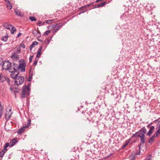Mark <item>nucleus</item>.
Returning a JSON list of instances; mask_svg holds the SVG:
<instances>
[{"label":"nucleus","instance_id":"nucleus-1","mask_svg":"<svg viewBox=\"0 0 160 160\" xmlns=\"http://www.w3.org/2000/svg\"><path fill=\"white\" fill-rule=\"evenodd\" d=\"M30 86L31 83L29 82L28 83V86L25 85L23 87L21 95V97L22 98H25L26 96H29L31 90Z\"/></svg>","mask_w":160,"mask_h":160},{"label":"nucleus","instance_id":"nucleus-2","mask_svg":"<svg viewBox=\"0 0 160 160\" xmlns=\"http://www.w3.org/2000/svg\"><path fill=\"white\" fill-rule=\"evenodd\" d=\"M19 62L21 63L18 66V71H20L21 72H24L25 71V67L26 66L25 61L22 59L19 60Z\"/></svg>","mask_w":160,"mask_h":160},{"label":"nucleus","instance_id":"nucleus-3","mask_svg":"<svg viewBox=\"0 0 160 160\" xmlns=\"http://www.w3.org/2000/svg\"><path fill=\"white\" fill-rule=\"evenodd\" d=\"M24 80V77L23 76L21 75L18 76V78H16L14 82L15 84L18 85H20L23 83Z\"/></svg>","mask_w":160,"mask_h":160},{"label":"nucleus","instance_id":"nucleus-4","mask_svg":"<svg viewBox=\"0 0 160 160\" xmlns=\"http://www.w3.org/2000/svg\"><path fill=\"white\" fill-rule=\"evenodd\" d=\"M11 65V63L8 60L5 61L3 63L2 69L3 70L11 71V68L9 69Z\"/></svg>","mask_w":160,"mask_h":160},{"label":"nucleus","instance_id":"nucleus-5","mask_svg":"<svg viewBox=\"0 0 160 160\" xmlns=\"http://www.w3.org/2000/svg\"><path fill=\"white\" fill-rule=\"evenodd\" d=\"M9 146V143L7 142L5 144L3 149L0 152V157L2 158L5 153L7 151L8 149L7 148Z\"/></svg>","mask_w":160,"mask_h":160},{"label":"nucleus","instance_id":"nucleus-6","mask_svg":"<svg viewBox=\"0 0 160 160\" xmlns=\"http://www.w3.org/2000/svg\"><path fill=\"white\" fill-rule=\"evenodd\" d=\"M18 64L15 63H13L12 65H11L9 69L11 68V71L8 70L10 72H15L16 71L18 70Z\"/></svg>","mask_w":160,"mask_h":160},{"label":"nucleus","instance_id":"nucleus-7","mask_svg":"<svg viewBox=\"0 0 160 160\" xmlns=\"http://www.w3.org/2000/svg\"><path fill=\"white\" fill-rule=\"evenodd\" d=\"M12 109H9V111H7V109L6 110V112L5 114V118L7 121H8L9 120L11 117V115L12 113L11 112Z\"/></svg>","mask_w":160,"mask_h":160},{"label":"nucleus","instance_id":"nucleus-8","mask_svg":"<svg viewBox=\"0 0 160 160\" xmlns=\"http://www.w3.org/2000/svg\"><path fill=\"white\" fill-rule=\"evenodd\" d=\"M98 127L99 130L101 132L106 130L107 128V127L103 123L98 124Z\"/></svg>","mask_w":160,"mask_h":160},{"label":"nucleus","instance_id":"nucleus-9","mask_svg":"<svg viewBox=\"0 0 160 160\" xmlns=\"http://www.w3.org/2000/svg\"><path fill=\"white\" fill-rule=\"evenodd\" d=\"M10 75L11 77L15 80L17 78H18V76L19 74V72L18 71H16L15 72H11Z\"/></svg>","mask_w":160,"mask_h":160},{"label":"nucleus","instance_id":"nucleus-10","mask_svg":"<svg viewBox=\"0 0 160 160\" xmlns=\"http://www.w3.org/2000/svg\"><path fill=\"white\" fill-rule=\"evenodd\" d=\"M18 142V140L16 138H14L9 143V146L10 147H12L14 146L16 143Z\"/></svg>","mask_w":160,"mask_h":160},{"label":"nucleus","instance_id":"nucleus-11","mask_svg":"<svg viewBox=\"0 0 160 160\" xmlns=\"http://www.w3.org/2000/svg\"><path fill=\"white\" fill-rule=\"evenodd\" d=\"M111 0H110L107 1H105L104 2H102L100 3L97 4V7L98 8L100 7H102L104 6L106 4L110 2H111Z\"/></svg>","mask_w":160,"mask_h":160},{"label":"nucleus","instance_id":"nucleus-12","mask_svg":"<svg viewBox=\"0 0 160 160\" xmlns=\"http://www.w3.org/2000/svg\"><path fill=\"white\" fill-rule=\"evenodd\" d=\"M32 33L34 37L37 38L40 37L41 36V33L40 31H38L37 30L35 29L33 31Z\"/></svg>","mask_w":160,"mask_h":160},{"label":"nucleus","instance_id":"nucleus-13","mask_svg":"<svg viewBox=\"0 0 160 160\" xmlns=\"http://www.w3.org/2000/svg\"><path fill=\"white\" fill-rule=\"evenodd\" d=\"M139 132L141 134V135L145 136V134L146 133L147 130L145 127H143L139 130Z\"/></svg>","mask_w":160,"mask_h":160},{"label":"nucleus","instance_id":"nucleus-14","mask_svg":"<svg viewBox=\"0 0 160 160\" xmlns=\"http://www.w3.org/2000/svg\"><path fill=\"white\" fill-rule=\"evenodd\" d=\"M155 129L154 127L153 126H152L150 127L149 130L148 131L147 133V135L149 136H150L151 134L153 132V131Z\"/></svg>","mask_w":160,"mask_h":160},{"label":"nucleus","instance_id":"nucleus-15","mask_svg":"<svg viewBox=\"0 0 160 160\" xmlns=\"http://www.w3.org/2000/svg\"><path fill=\"white\" fill-rule=\"evenodd\" d=\"M57 19L55 18L51 20H45L44 21V22L47 24H51L53 22H57L56 21Z\"/></svg>","mask_w":160,"mask_h":160},{"label":"nucleus","instance_id":"nucleus-16","mask_svg":"<svg viewBox=\"0 0 160 160\" xmlns=\"http://www.w3.org/2000/svg\"><path fill=\"white\" fill-rule=\"evenodd\" d=\"M5 2L6 3L7 8L9 10H11L12 8V4L11 3L9 0H5Z\"/></svg>","mask_w":160,"mask_h":160},{"label":"nucleus","instance_id":"nucleus-17","mask_svg":"<svg viewBox=\"0 0 160 160\" xmlns=\"http://www.w3.org/2000/svg\"><path fill=\"white\" fill-rule=\"evenodd\" d=\"M7 77L4 75L2 73H0V82H3L5 81Z\"/></svg>","mask_w":160,"mask_h":160},{"label":"nucleus","instance_id":"nucleus-18","mask_svg":"<svg viewBox=\"0 0 160 160\" xmlns=\"http://www.w3.org/2000/svg\"><path fill=\"white\" fill-rule=\"evenodd\" d=\"M155 137H156V136L155 135V134H154L151 137H150L149 138L148 142L150 145H152V142L154 141V138Z\"/></svg>","mask_w":160,"mask_h":160},{"label":"nucleus","instance_id":"nucleus-19","mask_svg":"<svg viewBox=\"0 0 160 160\" xmlns=\"http://www.w3.org/2000/svg\"><path fill=\"white\" fill-rule=\"evenodd\" d=\"M145 136H139V137L140 138L141 143L143 144L145 143L146 138H145Z\"/></svg>","mask_w":160,"mask_h":160},{"label":"nucleus","instance_id":"nucleus-20","mask_svg":"<svg viewBox=\"0 0 160 160\" xmlns=\"http://www.w3.org/2000/svg\"><path fill=\"white\" fill-rule=\"evenodd\" d=\"M42 46L40 47L39 48L38 50V53L36 55V58H38L40 57V56L41 55V52L42 50Z\"/></svg>","mask_w":160,"mask_h":160},{"label":"nucleus","instance_id":"nucleus-21","mask_svg":"<svg viewBox=\"0 0 160 160\" xmlns=\"http://www.w3.org/2000/svg\"><path fill=\"white\" fill-rule=\"evenodd\" d=\"M31 121L30 118H29V119L28 120V122H27V124L23 126L22 127L23 129H24L26 128H27L28 127L29 125L31 123Z\"/></svg>","mask_w":160,"mask_h":160},{"label":"nucleus","instance_id":"nucleus-22","mask_svg":"<svg viewBox=\"0 0 160 160\" xmlns=\"http://www.w3.org/2000/svg\"><path fill=\"white\" fill-rule=\"evenodd\" d=\"M11 24H8L7 22L3 24L4 27L7 29L10 30L11 28Z\"/></svg>","mask_w":160,"mask_h":160},{"label":"nucleus","instance_id":"nucleus-23","mask_svg":"<svg viewBox=\"0 0 160 160\" xmlns=\"http://www.w3.org/2000/svg\"><path fill=\"white\" fill-rule=\"evenodd\" d=\"M86 7H84V6L83 7H80L79 8V9L80 10V13L79 14H80L81 13H83L85 12L86 11H87V9L86 8H85Z\"/></svg>","mask_w":160,"mask_h":160},{"label":"nucleus","instance_id":"nucleus-24","mask_svg":"<svg viewBox=\"0 0 160 160\" xmlns=\"http://www.w3.org/2000/svg\"><path fill=\"white\" fill-rule=\"evenodd\" d=\"M158 127V129L154 134H155V135L156 138L158 137V135L160 134V124H159V126Z\"/></svg>","mask_w":160,"mask_h":160},{"label":"nucleus","instance_id":"nucleus-25","mask_svg":"<svg viewBox=\"0 0 160 160\" xmlns=\"http://www.w3.org/2000/svg\"><path fill=\"white\" fill-rule=\"evenodd\" d=\"M38 43V42L36 41L33 42L30 47L29 48L30 50L31 51L32 50V48L35 45H37Z\"/></svg>","mask_w":160,"mask_h":160},{"label":"nucleus","instance_id":"nucleus-26","mask_svg":"<svg viewBox=\"0 0 160 160\" xmlns=\"http://www.w3.org/2000/svg\"><path fill=\"white\" fill-rule=\"evenodd\" d=\"M12 34H13L14 32L16 31V29L12 25H11V28L10 30Z\"/></svg>","mask_w":160,"mask_h":160},{"label":"nucleus","instance_id":"nucleus-27","mask_svg":"<svg viewBox=\"0 0 160 160\" xmlns=\"http://www.w3.org/2000/svg\"><path fill=\"white\" fill-rule=\"evenodd\" d=\"M5 81L8 83V84L11 86L12 85V83L13 82V81H11L9 78L7 77L5 79Z\"/></svg>","mask_w":160,"mask_h":160},{"label":"nucleus","instance_id":"nucleus-28","mask_svg":"<svg viewBox=\"0 0 160 160\" xmlns=\"http://www.w3.org/2000/svg\"><path fill=\"white\" fill-rule=\"evenodd\" d=\"M14 12L16 15L18 16H22L21 14V12L19 11L17 9H15L14 10Z\"/></svg>","mask_w":160,"mask_h":160},{"label":"nucleus","instance_id":"nucleus-29","mask_svg":"<svg viewBox=\"0 0 160 160\" xmlns=\"http://www.w3.org/2000/svg\"><path fill=\"white\" fill-rule=\"evenodd\" d=\"M53 35H52V36L50 37V38H49L46 40L44 41L45 43L46 44H48L50 42V40H51V39L53 37Z\"/></svg>","mask_w":160,"mask_h":160},{"label":"nucleus","instance_id":"nucleus-30","mask_svg":"<svg viewBox=\"0 0 160 160\" xmlns=\"http://www.w3.org/2000/svg\"><path fill=\"white\" fill-rule=\"evenodd\" d=\"M131 141V139L130 138H129L128 141H127V142L122 146V149H123L124 148L128 145V144L130 143V142Z\"/></svg>","mask_w":160,"mask_h":160},{"label":"nucleus","instance_id":"nucleus-31","mask_svg":"<svg viewBox=\"0 0 160 160\" xmlns=\"http://www.w3.org/2000/svg\"><path fill=\"white\" fill-rule=\"evenodd\" d=\"M25 130V129L23 128L22 127L20 128L17 131V133L18 134H21V133L24 132Z\"/></svg>","mask_w":160,"mask_h":160},{"label":"nucleus","instance_id":"nucleus-32","mask_svg":"<svg viewBox=\"0 0 160 160\" xmlns=\"http://www.w3.org/2000/svg\"><path fill=\"white\" fill-rule=\"evenodd\" d=\"M45 24L44 22H42L39 21L36 24L37 26H41L44 25Z\"/></svg>","mask_w":160,"mask_h":160},{"label":"nucleus","instance_id":"nucleus-33","mask_svg":"<svg viewBox=\"0 0 160 160\" xmlns=\"http://www.w3.org/2000/svg\"><path fill=\"white\" fill-rule=\"evenodd\" d=\"M19 58V56L15 53H12L11 56V58Z\"/></svg>","mask_w":160,"mask_h":160},{"label":"nucleus","instance_id":"nucleus-34","mask_svg":"<svg viewBox=\"0 0 160 160\" xmlns=\"http://www.w3.org/2000/svg\"><path fill=\"white\" fill-rule=\"evenodd\" d=\"M29 19L32 22L35 21H37L36 18L34 16H30L29 17Z\"/></svg>","mask_w":160,"mask_h":160},{"label":"nucleus","instance_id":"nucleus-35","mask_svg":"<svg viewBox=\"0 0 160 160\" xmlns=\"http://www.w3.org/2000/svg\"><path fill=\"white\" fill-rule=\"evenodd\" d=\"M8 35L6 36H3L1 38V40L4 42L8 40Z\"/></svg>","mask_w":160,"mask_h":160},{"label":"nucleus","instance_id":"nucleus-36","mask_svg":"<svg viewBox=\"0 0 160 160\" xmlns=\"http://www.w3.org/2000/svg\"><path fill=\"white\" fill-rule=\"evenodd\" d=\"M57 24L58 25L56 26V28H58L59 30V28H61L62 26L64 25V24L63 23H57Z\"/></svg>","mask_w":160,"mask_h":160},{"label":"nucleus","instance_id":"nucleus-37","mask_svg":"<svg viewBox=\"0 0 160 160\" xmlns=\"http://www.w3.org/2000/svg\"><path fill=\"white\" fill-rule=\"evenodd\" d=\"M84 116H85V117H86V118H87V119H88V120L89 119L88 118V116H89V115H88V114L87 112L85 113L84 115H82V118H84Z\"/></svg>","mask_w":160,"mask_h":160},{"label":"nucleus","instance_id":"nucleus-38","mask_svg":"<svg viewBox=\"0 0 160 160\" xmlns=\"http://www.w3.org/2000/svg\"><path fill=\"white\" fill-rule=\"evenodd\" d=\"M50 30H48L46 31V32H44L43 34V35L45 36H46L47 35H48L50 33Z\"/></svg>","mask_w":160,"mask_h":160},{"label":"nucleus","instance_id":"nucleus-39","mask_svg":"<svg viewBox=\"0 0 160 160\" xmlns=\"http://www.w3.org/2000/svg\"><path fill=\"white\" fill-rule=\"evenodd\" d=\"M140 150H139V151L138 152H136V153L132 152V154L134 155V156H135L136 155H139L140 154Z\"/></svg>","mask_w":160,"mask_h":160},{"label":"nucleus","instance_id":"nucleus-40","mask_svg":"<svg viewBox=\"0 0 160 160\" xmlns=\"http://www.w3.org/2000/svg\"><path fill=\"white\" fill-rule=\"evenodd\" d=\"M154 122H158V124L157 125V127H158L159 126V124H160V118H158V119H157L156 120H155L154 121Z\"/></svg>","mask_w":160,"mask_h":160},{"label":"nucleus","instance_id":"nucleus-41","mask_svg":"<svg viewBox=\"0 0 160 160\" xmlns=\"http://www.w3.org/2000/svg\"><path fill=\"white\" fill-rule=\"evenodd\" d=\"M32 72L31 74V75H29L28 78V81H31L32 78Z\"/></svg>","mask_w":160,"mask_h":160},{"label":"nucleus","instance_id":"nucleus-42","mask_svg":"<svg viewBox=\"0 0 160 160\" xmlns=\"http://www.w3.org/2000/svg\"><path fill=\"white\" fill-rule=\"evenodd\" d=\"M58 28H57L56 27L54 29H53L52 31V32L53 33H55L57 32V31L58 30Z\"/></svg>","mask_w":160,"mask_h":160},{"label":"nucleus","instance_id":"nucleus-43","mask_svg":"<svg viewBox=\"0 0 160 160\" xmlns=\"http://www.w3.org/2000/svg\"><path fill=\"white\" fill-rule=\"evenodd\" d=\"M58 25L57 24L55 23L54 24L51 25L52 29L56 27Z\"/></svg>","mask_w":160,"mask_h":160},{"label":"nucleus","instance_id":"nucleus-44","mask_svg":"<svg viewBox=\"0 0 160 160\" xmlns=\"http://www.w3.org/2000/svg\"><path fill=\"white\" fill-rule=\"evenodd\" d=\"M2 102H0V110H3L4 107L1 105Z\"/></svg>","mask_w":160,"mask_h":160},{"label":"nucleus","instance_id":"nucleus-45","mask_svg":"<svg viewBox=\"0 0 160 160\" xmlns=\"http://www.w3.org/2000/svg\"><path fill=\"white\" fill-rule=\"evenodd\" d=\"M20 47H22L24 49L25 48V46L24 45V44L22 43L20 44Z\"/></svg>","mask_w":160,"mask_h":160},{"label":"nucleus","instance_id":"nucleus-46","mask_svg":"<svg viewBox=\"0 0 160 160\" xmlns=\"http://www.w3.org/2000/svg\"><path fill=\"white\" fill-rule=\"evenodd\" d=\"M140 133L139 132V131L137 132H136L135 134H136L137 135V137H139V136H141L140 134Z\"/></svg>","mask_w":160,"mask_h":160},{"label":"nucleus","instance_id":"nucleus-47","mask_svg":"<svg viewBox=\"0 0 160 160\" xmlns=\"http://www.w3.org/2000/svg\"><path fill=\"white\" fill-rule=\"evenodd\" d=\"M3 110H0V118H1L3 115Z\"/></svg>","mask_w":160,"mask_h":160},{"label":"nucleus","instance_id":"nucleus-48","mask_svg":"<svg viewBox=\"0 0 160 160\" xmlns=\"http://www.w3.org/2000/svg\"><path fill=\"white\" fill-rule=\"evenodd\" d=\"M33 56H32L30 57H29V62H31L32 61V59L33 58Z\"/></svg>","mask_w":160,"mask_h":160},{"label":"nucleus","instance_id":"nucleus-49","mask_svg":"<svg viewBox=\"0 0 160 160\" xmlns=\"http://www.w3.org/2000/svg\"><path fill=\"white\" fill-rule=\"evenodd\" d=\"M38 62V60H35L33 62V65L34 66H36Z\"/></svg>","mask_w":160,"mask_h":160},{"label":"nucleus","instance_id":"nucleus-50","mask_svg":"<svg viewBox=\"0 0 160 160\" xmlns=\"http://www.w3.org/2000/svg\"><path fill=\"white\" fill-rule=\"evenodd\" d=\"M97 5H94L93 6V7L92 8V9H93V8H98L97 7Z\"/></svg>","mask_w":160,"mask_h":160},{"label":"nucleus","instance_id":"nucleus-51","mask_svg":"<svg viewBox=\"0 0 160 160\" xmlns=\"http://www.w3.org/2000/svg\"><path fill=\"white\" fill-rule=\"evenodd\" d=\"M2 59L0 58V65H1L2 62Z\"/></svg>","mask_w":160,"mask_h":160},{"label":"nucleus","instance_id":"nucleus-52","mask_svg":"<svg viewBox=\"0 0 160 160\" xmlns=\"http://www.w3.org/2000/svg\"><path fill=\"white\" fill-rule=\"evenodd\" d=\"M136 134H133V135H132V138H133L134 137H137V136H136L137 135Z\"/></svg>","mask_w":160,"mask_h":160},{"label":"nucleus","instance_id":"nucleus-53","mask_svg":"<svg viewBox=\"0 0 160 160\" xmlns=\"http://www.w3.org/2000/svg\"><path fill=\"white\" fill-rule=\"evenodd\" d=\"M22 34V33L20 32H19L17 37V38L19 37Z\"/></svg>","mask_w":160,"mask_h":160},{"label":"nucleus","instance_id":"nucleus-54","mask_svg":"<svg viewBox=\"0 0 160 160\" xmlns=\"http://www.w3.org/2000/svg\"><path fill=\"white\" fill-rule=\"evenodd\" d=\"M92 4H91V3H90L89 4H87L84 6V7H88L89 6H90V5H91Z\"/></svg>","mask_w":160,"mask_h":160},{"label":"nucleus","instance_id":"nucleus-55","mask_svg":"<svg viewBox=\"0 0 160 160\" xmlns=\"http://www.w3.org/2000/svg\"><path fill=\"white\" fill-rule=\"evenodd\" d=\"M152 122H151V123H150V124H148V125L147 126V127L148 128H150V127H151L150 126V125L151 124H152Z\"/></svg>","mask_w":160,"mask_h":160},{"label":"nucleus","instance_id":"nucleus-56","mask_svg":"<svg viewBox=\"0 0 160 160\" xmlns=\"http://www.w3.org/2000/svg\"><path fill=\"white\" fill-rule=\"evenodd\" d=\"M141 143H140V144H139V145H138V148H139V150H140V148H141Z\"/></svg>","mask_w":160,"mask_h":160},{"label":"nucleus","instance_id":"nucleus-57","mask_svg":"<svg viewBox=\"0 0 160 160\" xmlns=\"http://www.w3.org/2000/svg\"><path fill=\"white\" fill-rule=\"evenodd\" d=\"M47 28L48 29H52L51 28V25H50L48 27H47Z\"/></svg>","mask_w":160,"mask_h":160},{"label":"nucleus","instance_id":"nucleus-58","mask_svg":"<svg viewBox=\"0 0 160 160\" xmlns=\"http://www.w3.org/2000/svg\"><path fill=\"white\" fill-rule=\"evenodd\" d=\"M135 156L134 155V156L130 160H134L135 159Z\"/></svg>","mask_w":160,"mask_h":160},{"label":"nucleus","instance_id":"nucleus-59","mask_svg":"<svg viewBox=\"0 0 160 160\" xmlns=\"http://www.w3.org/2000/svg\"><path fill=\"white\" fill-rule=\"evenodd\" d=\"M132 1H133L134 2H138V0H132Z\"/></svg>","mask_w":160,"mask_h":160},{"label":"nucleus","instance_id":"nucleus-60","mask_svg":"<svg viewBox=\"0 0 160 160\" xmlns=\"http://www.w3.org/2000/svg\"><path fill=\"white\" fill-rule=\"evenodd\" d=\"M10 89L11 90V91H12V88L11 87L10 88Z\"/></svg>","mask_w":160,"mask_h":160},{"label":"nucleus","instance_id":"nucleus-61","mask_svg":"<svg viewBox=\"0 0 160 160\" xmlns=\"http://www.w3.org/2000/svg\"><path fill=\"white\" fill-rule=\"evenodd\" d=\"M95 2H92L91 3L92 5H93L94 4V3H95Z\"/></svg>","mask_w":160,"mask_h":160},{"label":"nucleus","instance_id":"nucleus-62","mask_svg":"<svg viewBox=\"0 0 160 160\" xmlns=\"http://www.w3.org/2000/svg\"><path fill=\"white\" fill-rule=\"evenodd\" d=\"M31 68H30V69L29 71V73L30 74V73H31Z\"/></svg>","mask_w":160,"mask_h":160},{"label":"nucleus","instance_id":"nucleus-63","mask_svg":"<svg viewBox=\"0 0 160 160\" xmlns=\"http://www.w3.org/2000/svg\"><path fill=\"white\" fill-rule=\"evenodd\" d=\"M109 157L108 156L106 157L105 158H109Z\"/></svg>","mask_w":160,"mask_h":160},{"label":"nucleus","instance_id":"nucleus-64","mask_svg":"<svg viewBox=\"0 0 160 160\" xmlns=\"http://www.w3.org/2000/svg\"><path fill=\"white\" fill-rule=\"evenodd\" d=\"M148 160H152L150 158H149Z\"/></svg>","mask_w":160,"mask_h":160}]
</instances>
